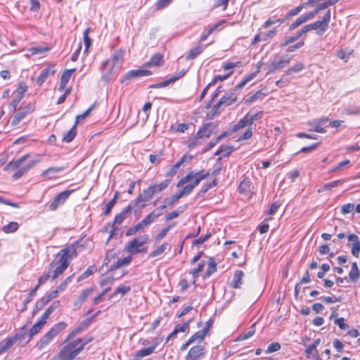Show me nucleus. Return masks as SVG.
Wrapping results in <instances>:
<instances>
[{"mask_svg":"<svg viewBox=\"0 0 360 360\" xmlns=\"http://www.w3.org/2000/svg\"><path fill=\"white\" fill-rule=\"evenodd\" d=\"M307 20H309L307 16L305 14H303L300 15L298 18H297L296 20L290 25L289 29L294 30L295 28L297 27L301 24L307 22Z\"/></svg>","mask_w":360,"mask_h":360,"instance_id":"a18cd8bd","label":"nucleus"},{"mask_svg":"<svg viewBox=\"0 0 360 360\" xmlns=\"http://www.w3.org/2000/svg\"><path fill=\"white\" fill-rule=\"evenodd\" d=\"M68 324L64 321L56 323L38 341L36 347L39 349H43L47 346L55 337L64 330Z\"/></svg>","mask_w":360,"mask_h":360,"instance_id":"20e7f679","label":"nucleus"},{"mask_svg":"<svg viewBox=\"0 0 360 360\" xmlns=\"http://www.w3.org/2000/svg\"><path fill=\"white\" fill-rule=\"evenodd\" d=\"M201 172H197L195 173L194 172H190L188 173L184 177H183L178 183L177 186L179 187L180 186L187 183L188 181L195 179L197 176H199L200 175H202Z\"/></svg>","mask_w":360,"mask_h":360,"instance_id":"473e14b6","label":"nucleus"},{"mask_svg":"<svg viewBox=\"0 0 360 360\" xmlns=\"http://www.w3.org/2000/svg\"><path fill=\"white\" fill-rule=\"evenodd\" d=\"M82 338H77L68 342L51 360H72L83 350V345H80Z\"/></svg>","mask_w":360,"mask_h":360,"instance_id":"f03ea898","label":"nucleus"},{"mask_svg":"<svg viewBox=\"0 0 360 360\" xmlns=\"http://www.w3.org/2000/svg\"><path fill=\"white\" fill-rule=\"evenodd\" d=\"M209 125H210V124H205L198 131L195 137L189 140L188 144V148H193L196 146L200 145L202 143L201 139H202L204 137L209 138L210 136L211 131L207 130V127Z\"/></svg>","mask_w":360,"mask_h":360,"instance_id":"9b49d317","label":"nucleus"},{"mask_svg":"<svg viewBox=\"0 0 360 360\" xmlns=\"http://www.w3.org/2000/svg\"><path fill=\"white\" fill-rule=\"evenodd\" d=\"M345 182V180H335L328 184H324L320 188L318 189V193H323L326 191L331 190L333 188L337 187L342 185Z\"/></svg>","mask_w":360,"mask_h":360,"instance_id":"cd10ccee","label":"nucleus"},{"mask_svg":"<svg viewBox=\"0 0 360 360\" xmlns=\"http://www.w3.org/2000/svg\"><path fill=\"white\" fill-rule=\"evenodd\" d=\"M145 202H148V200H146L143 193H141L136 198H135L134 200H132L127 207H131V212L132 210H136V208L139 210H142L146 207ZM136 210H135V212Z\"/></svg>","mask_w":360,"mask_h":360,"instance_id":"aec40b11","label":"nucleus"},{"mask_svg":"<svg viewBox=\"0 0 360 360\" xmlns=\"http://www.w3.org/2000/svg\"><path fill=\"white\" fill-rule=\"evenodd\" d=\"M155 347H156V345H152L147 348H143V349L139 350L136 353L135 357L136 359H139V358H142V357L148 356L154 352Z\"/></svg>","mask_w":360,"mask_h":360,"instance_id":"2f4dec72","label":"nucleus"},{"mask_svg":"<svg viewBox=\"0 0 360 360\" xmlns=\"http://www.w3.org/2000/svg\"><path fill=\"white\" fill-rule=\"evenodd\" d=\"M19 228L18 222L11 221L9 224L5 225L2 228V231L6 233H11L16 231Z\"/></svg>","mask_w":360,"mask_h":360,"instance_id":"e433bc0d","label":"nucleus"},{"mask_svg":"<svg viewBox=\"0 0 360 360\" xmlns=\"http://www.w3.org/2000/svg\"><path fill=\"white\" fill-rule=\"evenodd\" d=\"M99 312H100V311H98L96 314L93 315L91 317L88 318V319L84 320L77 326L79 327L82 329V331L86 330L89 327L90 323H91L92 320L98 315V314Z\"/></svg>","mask_w":360,"mask_h":360,"instance_id":"864d4df0","label":"nucleus"},{"mask_svg":"<svg viewBox=\"0 0 360 360\" xmlns=\"http://www.w3.org/2000/svg\"><path fill=\"white\" fill-rule=\"evenodd\" d=\"M306 34L305 32H304V29L302 28L300 31H299L294 36L290 37L281 46H287L290 44L298 40L303 34Z\"/></svg>","mask_w":360,"mask_h":360,"instance_id":"a19ab883","label":"nucleus"},{"mask_svg":"<svg viewBox=\"0 0 360 360\" xmlns=\"http://www.w3.org/2000/svg\"><path fill=\"white\" fill-rule=\"evenodd\" d=\"M34 110V103H29L25 106L20 108L18 112L15 113L12 121L11 124L13 126L17 125L20 122L23 120L27 115L30 114Z\"/></svg>","mask_w":360,"mask_h":360,"instance_id":"6e6552de","label":"nucleus"},{"mask_svg":"<svg viewBox=\"0 0 360 360\" xmlns=\"http://www.w3.org/2000/svg\"><path fill=\"white\" fill-rule=\"evenodd\" d=\"M29 157L30 154H25V155L20 157V158L15 160H12L9 162L6 167L4 168V169H16V172L13 174V178L14 179H20L25 174H26L32 167H33L37 163V161L31 160L26 165L20 167L22 163L24 162Z\"/></svg>","mask_w":360,"mask_h":360,"instance_id":"7ed1b4c3","label":"nucleus"},{"mask_svg":"<svg viewBox=\"0 0 360 360\" xmlns=\"http://www.w3.org/2000/svg\"><path fill=\"white\" fill-rule=\"evenodd\" d=\"M259 70L251 73L250 75L245 77L236 86L233 90H236V92L243 88L249 82L252 80L257 75Z\"/></svg>","mask_w":360,"mask_h":360,"instance_id":"c756f323","label":"nucleus"},{"mask_svg":"<svg viewBox=\"0 0 360 360\" xmlns=\"http://www.w3.org/2000/svg\"><path fill=\"white\" fill-rule=\"evenodd\" d=\"M77 122L72 126V127L67 132L63 134V137L62 139L63 142L70 143L71 142L75 137L77 134Z\"/></svg>","mask_w":360,"mask_h":360,"instance_id":"7c9ffc66","label":"nucleus"},{"mask_svg":"<svg viewBox=\"0 0 360 360\" xmlns=\"http://www.w3.org/2000/svg\"><path fill=\"white\" fill-rule=\"evenodd\" d=\"M144 228L141 222H139L137 224L130 227L126 232L127 236H131L135 235L139 231Z\"/></svg>","mask_w":360,"mask_h":360,"instance_id":"c03bdc74","label":"nucleus"},{"mask_svg":"<svg viewBox=\"0 0 360 360\" xmlns=\"http://www.w3.org/2000/svg\"><path fill=\"white\" fill-rule=\"evenodd\" d=\"M112 66L110 65V60H105L102 64V80L108 82L110 80L113 76Z\"/></svg>","mask_w":360,"mask_h":360,"instance_id":"412c9836","label":"nucleus"},{"mask_svg":"<svg viewBox=\"0 0 360 360\" xmlns=\"http://www.w3.org/2000/svg\"><path fill=\"white\" fill-rule=\"evenodd\" d=\"M171 182V179H167L158 184H152L148 188L143 190V194L146 200L149 201L153 197L165 190Z\"/></svg>","mask_w":360,"mask_h":360,"instance_id":"0eeeda50","label":"nucleus"},{"mask_svg":"<svg viewBox=\"0 0 360 360\" xmlns=\"http://www.w3.org/2000/svg\"><path fill=\"white\" fill-rule=\"evenodd\" d=\"M90 30H91V28L90 27H87L84 30V34H83V35H84V46H85V51H87V50L91 46V43H92L91 39L89 36V33Z\"/></svg>","mask_w":360,"mask_h":360,"instance_id":"de8ad7c7","label":"nucleus"},{"mask_svg":"<svg viewBox=\"0 0 360 360\" xmlns=\"http://www.w3.org/2000/svg\"><path fill=\"white\" fill-rule=\"evenodd\" d=\"M77 256L76 248L74 245L68 246L61 250L49 265L48 272L38 278L36 286L38 288L45 283L51 278V272L53 271L52 279L59 277L69 266V261Z\"/></svg>","mask_w":360,"mask_h":360,"instance_id":"f257e3e1","label":"nucleus"},{"mask_svg":"<svg viewBox=\"0 0 360 360\" xmlns=\"http://www.w3.org/2000/svg\"><path fill=\"white\" fill-rule=\"evenodd\" d=\"M43 325H41L40 323H39L38 321L34 323L32 327L30 328V330H29V337H30V339H32L33 338L34 335H37L41 330V328H43Z\"/></svg>","mask_w":360,"mask_h":360,"instance_id":"49530a36","label":"nucleus"},{"mask_svg":"<svg viewBox=\"0 0 360 360\" xmlns=\"http://www.w3.org/2000/svg\"><path fill=\"white\" fill-rule=\"evenodd\" d=\"M281 347V345L278 342H274L271 343L268 346L267 349L265 351V352L266 354H271L280 350Z\"/></svg>","mask_w":360,"mask_h":360,"instance_id":"bf43d9fd","label":"nucleus"},{"mask_svg":"<svg viewBox=\"0 0 360 360\" xmlns=\"http://www.w3.org/2000/svg\"><path fill=\"white\" fill-rule=\"evenodd\" d=\"M207 335V333L203 330H198L196 333H195L190 339L192 340L193 342H194L196 340H200V341L202 340L205 338V336Z\"/></svg>","mask_w":360,"mask_h":360,"instance_id":"0e129e2a","label":"nucleus"},{"mask_svg":"<svg viewBox=\"0 0 360 360\" xmlns=\"http://www.w3.org/2000/svg\"><path fill=\"white\" fill-rule=\"evenodd\" d=\"M354 209V205L353 203H347L345 205H343L341 207V213L342 214H346L352 212L353 210Z\"/></svg>","mask_w":360,"mask_h":360,"instance_id":"338daca9","label":"nucleus"},{"mask_svg":"<svg viewBox=\"0 0 360 360\" xmlns=\"http://www.w3.org/2000/svg\"><path fill=\"white\" fill-rule=\"evenodd\" d=\"M193 156L191 155H184L180 160L176 162L173 167L177 170L184 162H188L193 159Z\"/></svg>","mask_w":360,"mask_h":360,"instance_id":"6e6d98bb","label":"nucleus"},{"mask_svg":"<svg viewBox=\"0 0 360 360\" xmlns=\"http://www.w3.org/2000/svg\"><path fill=\"white\" fill-rule=\"evenodd\" d=\"M119 195V193L117 191L115 192V195L112 199H111L108 203L105 205V209L104 211V215L108 216L110 214L113 207L117 202V200Z\"/></svg>","mask_w":360,"mask_h":360,"instance_id":"c9c22d12","label":"nucleus"},{"mask_svg":"<svg viewBox=\"0 0 360 360\" xmlns=\"http://www.w3.org/2000/svg\"><path fill=\"white\" fill-rule=\"evenodd\" d=\"M73 192V190H65L63 192L57 194L53 201L49 205V208L51 211H55L58 209V207L64 204V202L68 200L70 195Z\"/></svg>","mask_w":360,"mask_h":360,"instance_id":"9d476101","label":"nucleus"},{"mask_svg":"<svg viewBox=\"0 0 360 360\" xmlns=\"http://www.w3.org/2000/svg\"><path fill=\"white\" fill-rule=\"evenodd\" d=\"M266 96V94L263 93L262 90L257 91L252 96L245 101L246 104H250L257 100H262Z\"/></svg>","mask_w":360,"mask_h":360,"instance_id":"4c0bfd02","label":"nucleus"},{"mask_svg":"<svg viewBox=\"0 0 360 360\" xmlns=\"http://www.w3.org/2000/svg\"><path fill=\"white\" fill-rule=\"evenodd\" d=\"M359 271L356 262H353L351 270L349 273V278L351 281L356 282L359 278Z\"/></svg>","mask_w":360,"mask_h":360,"instance_id":"f704fd0d","label":"nucleus"},{"mask_svg":"<svg viewBox=\"0 0 360 360\" xmlns=\"http://www.w3.org/2000/svg\"><path fill=\"white\" fill-rule=\"evenodd\" d=\"M182 197V194L181 193L180 191H179L178 193L173 195L169 199L165 198V202H167L168 206H172L174 204L176 203L178 200Z\"/></svg>","mask_w":360,"mask_h":360,"instance_id":"3c124183","label":"nucleus"},{"mask_svg":"<svg viewBox=\"0 0 360 360\" xmlns=\"http://www.w3.org/2000/svg\"><path fill=\"white\" fill-rule=\"evenodd\" d=\"M162 214V212H156V210H153L148 214L141 221V224L144 227L150 225L155 221V219Z\"/></svg>","mask_w":360,"mask_h":360,"instance_id":"bb28decb","label":"nucleus"},{"mask_svg":"<svg viewBox=\"0 0 360 360\" xmlns=\"http://www.w3.org/2000/svg\"><path fill=\"white\" fill-rule=\"evenodd\" d=\"M131 214V207H126L123 208L120 213L117 214L114 220L109 223L108 226L112 227V231H110V234L109 236V240L112 237L115 231H117L118 229L115 227V224H120L123 222V221Z\"/></svg>","mask_w":360,"mask_h":360,"instance_id":"1a4fd4ad","label":"nucleus"},{"mask_svg":"<svg viewBox=\"0 0 360 360\" xmlns=\"http://www.w3.org/2000/svg\"><path fill=\"white\" fill-rule=\"evenodd\" d=\"M55 73V70L53 67H47L44 68L39 77L37 79V84L39 86H41L46 79L51 75Z\"/></svg>","mask_w":360,"mask_h":360,"instance_id":"4be33fe9","label":"nucleus"},{"mask_svg":"<svg viewBox=\"0 0 360 360\" xmlns=\"http://www.w3.org/2000/svg\"><path fill=\"white\" fill-rule=\"evenodd\" d=\"M330 19L331 12L330 10H328L321 20H316L313 23L308 24L303 27L304 32L307 33L314 30L317 35L321 36L328 30Z\"/></svg>","mask_w":360,"mask_h":360,"instance_id":"39448f33","label":"nucleus"},{"mask_svg":"<svg viewBox=\"0 0 360 360\" xmlns=\"http://www.w3.org/2000/svg\"><path fill=\"white\" fill-rule=\"evenodd\" d=\"M74 71H75V69H71V70H66L65 71L63 72V73L62 74L61 78H60V85L58 87L59 91H63L65 89V86L68 84V82L70 81L72 74Z\"/></svg>","mask_w":360,"mask_h":360,"instance_id":"5701e85b","label":"nucleus"},{"mask_svg":"<svg viewBox=\"0 0 360 360\" xmlns=\"http://www.w3.org/2000/svg\"><path fill=\"white\" fill-rule=\"evenodd\" d=\"M210 175L209 172L203 173L202 175H200L199 176H197V178L194 180V181L191 184L186 185L182 190L180 191L182 195H189L192 191L194 189V188L198 186L200 182L207 178Z\"/></svg>","mask_w":360,"mask_h":360,"instance_id":"4468645a","label":"nucleus"},{"mask_svg":"<svg viewBox=\"0 0 360 360\" xmlns=\"http://www.w3.org/2000/svg\"><path fill=\"white\" fill-rule=\"evenodd\" d=\"M94 290V288H90L82 291V292L81 293L78 298L79 305H82V304L86 300V299L93 293Z\"/></svg>","mask_w":360,"mask_h":360,"instance_id":"79ce46f5","label":"nucleus"},{"mask_svg":"<svg viewBox=\"0 0 360 360\" xmlns=\"http://www.w3.org/2000/svg\"><path fill=\"white\" fill-rule=\"evenodd\" d=\"M286 20V18H283V19H281V18H278V19H275V20H273L271 18H269L262 25V27L264 28H268L270 26H271L272 25L274 24H276V23H280V24H282L283 22H285V21Z\"/></svg>","mask_w":360,"mask_h":360,"instance_id":"5fc2aeb1","label":"nucleus"},{"mask_svg":"<svg viewBox=\"0 0 360 360\" xmlns=\"http://www.w3.org/2000/svg\"><path fill=\"white\" fill-rule=\"evenodd\" d=\"M65 169V167H51L48 168L47 169L44 170L41 173V176L47 179H51L55 177V175L58 173H60L63 172Z\"/></svg>","mask_w":360,"mask_h":360,"instance_id":"b1692460","label":"nucleus"},{"mask_svg":"<svg viewBox=\"0 0 360 360\" xmlns=\"http://www.w3.org/2000/svg\"><path fill=\"white\" fill-rule=\"evenodd\" d=\"M131 290V287L129 285L128 286H119L115 289L112 295H111V297H114L115 295L117 294H121L122 296L125 295L127 293H128Z\"/></svg>","mask_w":360,"mask_h":360,"instance_id":"09e8293b","label":"nucleus"},{"mask_svg":"<svg viewBox=\"0 0 360 360\" xmlns=\"http://www.w3.org/2000/svg\"><path fill=\"white\" fill-rule=\"evenodd\" d=\"M304 68V65L302 63H297L293 66H292L290 68H289L286 72V75H291L294 72H299L302 70H303Z\"/></svg>","mask_w":360,"mask_h":360,"instance_id":"603ef678","label":"nucleus"},{"mask_svg":"<svg viewBox=\"0 0 360 360\" xmlns=\"http://www.w3.org/2000/svg\"><path fill=\"white\" fill-rule=\"evenodd\" d=\"M220 107L221 106L218 103L214 105L211 111L207 114V118L212 120L217 115L220 114V111L219 110Z\"/></svg>","mask_w":360,"mask_h":360,"instance_id":"13d9d810","label":"nucleus"},{"mask_svg":"<svg viewBox=\"0 0 360 360\" xmlns=\"http://www.w3.org/2000/svg\"><path fill=\"white\" fill-rule=\"evenodd\" d=\"M217 271V264L213 258H210L208 261V266L205 273V276H210L214 272Z\"/></svg>","mask_w":360,"mask_h":360,"instance_id":"ea45409f","label":"nucleus"},{"mask_svg":"<svg viewBox=\"0 0 360 360\" xmlns=\"http://www.w3.org/2000/svg\"><path fill=\"white\" fill-rule=\"evenodd\" d=\"M205 354V347L202 345L192 347L188 351L185 360H198Z\"/></svg>","mask_w":360,"mask_h":360,"instance_id":"ddd939ff","label":"nucleus"},{"mask_svg":"<svg viewBox=\"0 0 360 360\" xmlns=\"http://www.w3.org/2000/svg\"><path fill=\"white\" fill-rule=\"evenodd\" d=\"M124 51L120 49L117 51L112 56V67L115 65L121 59H122Z\"/></svg>","mask_w":360,"mask_h":360,"instance_id":"052dcab7","label":"nucleus"},{"mask_svg":"<svg viewBox=\"0 0 360 360\" xmlns=\"http://www.w3.org/2000/svg\"><path fill=\"white\" fill-rule=\"evenodd\" d=\"M237 94L236 93V90H232L229 93H226L225 95H224L219 101L217 102V103L220 105H226L229 106L237 101Z\"/></svg>","mask_w":360,"mask_h":360,"instance_id":"f3484780","label":"nucleus"},{"mask_svg":"<svg viewBox=\"0 0 360 360\" xmlns=\"http://www.w3.org/2000/svg\"><path fill=\"white\" fill-rule=\"evenodd\" d=\"M152 73L150 70H132L127 72L121 79V83L124 84L127 80L134 78H139L143 76L150 75Z\"/></svg>","mask_w":360,"mask_h":360,"instance_id":"f8f14e48","label":"nucleus"},{"mask_svg":"<svg viewBox=\"0 0 360 360\" xmlns=\"http://www.w3.org/2000/svg\"><path fill=\"white\" fill-rule=\"evenodd\" d=\"M348 240L350 243L351 252L355 257H359L360 252V239L356 234L348 236Z\"/></svg>","mask_w":360,"mask_h":360,"instance_id":"dca6fc26","label":"nucleus"},{"mask_svg":"<svg viewBox=\"0 0 360 360\" xmlns=\"http://www.w3.org/2000/svg\"><path fill=\"white\" fill-rule=\"evenodd\" d=\"M174 226V224H171L163 229L160 231L159 233L156 236V240H160L165 237V236L167 234V233L170 231V229Z\"/></svg>","mask_w":360,"mask_h":360,"instance_id":"774afa93","label":"nucleus"},{"mask_svg":"<svg viewBox=\"0 0 360 360\" xmlns=\"http://www.w3.org/2000/svg\"><path fill=\"white\" fill-rule=\"evenodd\" d=\"M131 256H128L123 259H119L110 265L109 270L112 271L122 266H127L131 262Z\"/></svg>","mask_w":360,"mask_h":360,"instance_id":"a878e982","label":"nucleus"},{"mask_svg":"<svg viewBox=\"0 0 360 360\" xmlns=\"http://www.w3.org/2000/svg\"><path fill=\"white\" fill-rule=\"evenodd\" d=\"M164 58L163 55L160 53H156L154 54L150 61L143 64L144 68H150L152 66L160 67L164 64Z\"/></svg>","mask_w":360,"mask_h":360,"instance_id":"6ab92c4d","label":"nucleus"},{"mask_svg":"<svg viewBox=\"0 0 360 360\" xmlns=\"http://www.w3.org/2000/svg\"><path fill=\"white\" fill-rule=\"evenodd\" d=\"M254 327H255V324H253L252 326L251 329L248 332H247L244 334L240 335L238 338V340H247V339L251 338L255 333V330L254 329Z\"/></svg>","mask_w":360,"mask_h":360,"instance_id":"680f3d73","label":"nucleus"},{"mask_svg":"<svg viewBox=\"0 0 360 360\" xmlns=\"http://www.w3.org/2000/svg\"><path fill=\"white\" fill-rule=\"evenodd\" d=\"M15 338L13 337L6 338L0 342V354L11 348L15 342Z\"/></svg>","mask_w":360,"mask_h":360,"instance_id":"c85d7f7f","label":"nucleus"},{"mask_svg":"<svg viewBox=\"0 0 360 360\" xmlns=\"http://www.w3.org/2000/svg\"><path fill=\"white\" fill-rule=\"evenodd\" d=\"M148 236L143 235L139 238H135L129 241L125 246V250L130 255H136L147 252V248L143 245L148 241Z\"/></svg>","mask_w":360,"mask_h":360,"instance_id":"423d86ee","label":"nucleus"},{"mask_svg":"<svg viewBox=\"0 0 360 360\" xmlns=\"http://www.w3.org/2000/svg\"><path fill=\"white\" fill-rule=\"evenodd\" d=\"M49 302H50V298H49L47 297V295L42 297L36 303V305H35L36 310L39 311V310L42 309Z\"/></svg>","mask_w":360,"mask_h":360,"instance_id":"8fccbe9b","label":"nucleus"},{"mask_svg":"<svg viewBox=\"0 0 360 360\" xmlns=\"http://www.w3.org/2000/svg\"><path fill=\"white\" fill-rule=\"evenodd\" d=\"M94 274V267L89 266L86 270L77 278V282H80Z\"/></svg>","mask_w":360,"mask_h":360,"instance_id":"4d7b16f0","label":"nucleus"},{"mask_svg":"<svg viewBox=\"0 0 360 360\" xmlns=\"http://www.w3.org/2000/svg\"><path fill=\"white\" fill-rule=\"evenodd\" d=\"M212 236V233H207L206 235H205L204 236H201L199 238L195 240L193 242V245H202V243H204L205 241H207Z\"/></svg>","mask_w":360,"mask_h":360,"instance_id":"69168bd1","label":"nucleus"},{"mask_svg":"<svg viewBox=\"0 0 360 360\" xmlns=\"http://www.w3.org/2000/svg\"><path fill=\"white\" fill-rule=\"evenodd\" d=\"M168 246V243L167 242L163 243L161 245H160L156 250L151 252L149 255L150 257H155L160 255L162 253L165 252Z\"/></svg>","mask_w":360,"mask_h":360,"instance_id":"37998d69","label":"nucleus"},{"mask_svg":"<svg viewBox=\"0 0 360 360\" xmlns=\"http://www.w3.org/2000/svg\"><path fill=\"white\" fill-rule=\"evenodd\" d=\"M304 8V6L302 5V4H301L299 6L296 7V8H294L292 9H291L288 13V14L286 15V16L285 17V18L288 19L290 17H292L294 15H297L300 12H301V11Z\"/></svg>","mask_w":360,"mask_h":360,"instance_id":"e2e57ef3","label":"nucleus"},{"mask_svg":"<svg viewBox=\"0 0 360 360\" xmlns=\"http://www.w3.org/2000/svg\"><path fill=\"white\" fill-rule=\"evenodd\" d=\"M290 63V58L287 57H282L278 60H274L269 65L268 72H274L277 70L283 68L286 65Z\"/></svg>","mask_w":360,"mask_h":360,"instance_id":"a211bd4d","label":"nucleus"},{"mask_svg":"<svg viewBox=\"0 0 360 360\" xmlns=\"http://www.w3.org/2000/svg\"><path fill=\"white\" fill-rule=\"evenodd\" d=\"M206 48V46L198 44L195 48L191 49L187 54V60H193L197 58Z\"/></svg>","mask_w":360,"mask_h":360,"instance_id":"393cba45","label":"nucleus"},{"mask_svg":"<svg viewBox=\"0 0 360 360\" xmlns=\"http://www.w3.org/2000/svg\"><path fill=\"white\" fill-rule=\"evenodd\" d=\"M13 338L15 341H18V344L20 347L25 346L32 339H30L29 332L25 326L22 327L20 331L17 333Z\"/></svg>","mask_w":360,"mask_h":360,"instance_id":"2eb2a0df","label":"nucleus"},{"mask_svg":"<svg viewBox=\"0 0 360 360\" xmlns=\"http://www.w3.org/2000/svg\"><path fill=\"white\" fill-rule=\"evenodd\" d=\"M244 276V273L242 271L237 270L234 274V277L232 281L231 285L234 288H240L242 282V278Z\"/></svg>","mask_w":360,"mask_h":360,"instance_id":"72a5a7b5","label":"nucleus"},{"mask_svg":"<svg viewBox=\"0 0 360 360\" xmlns=\"http://www.w3.org/2000/svg\"><path fill=\"white\" fill-rule=\"evenodd\" d=\"M309 126L311 127V129H310V131H316L318 133H326V132L325 127H323L321 124H319V122L316 120L309 122Z\"/></svg>","mask_w":360,"mask_h":360,"instance_id":"58836bf2","label":"nucleus"}]
</instances>
